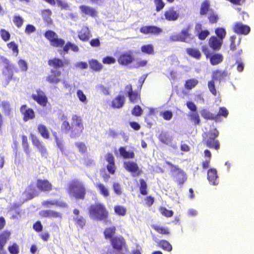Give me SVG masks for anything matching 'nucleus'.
<instances>
[{
	"label": "nucleus",
	"instance_id": "nucleus-1",
	"mask_svg": "<svg viewBox=\"0 0 254 254\" xmlns=\"http://www.w3.org/2000/svg\"><path fill=\"white\" fill-rule=\"evenodd\" d=\"M71 121V125L67 121H64L61 125V130L64 133H68L71 138L78 137L84 130L82 119L77 115H73Z\"/></svg>",
	"mask_w": 254,
	"mask_h": 254
},
{
	"label": "nucleus",
	"instance_id": "nucleus-2",
	"mask_svg": "<svg viewBox=\"0 0 254 254\" xmlns=\"http://www.w3.org/2000/svg\"><path fill=\"white\" fill-rule=\"evenodd\" d=\"M89 217L97 221H105L109 218V211L105 205L100 202L91 205L88 208Z\"/></svg>",
	"mask_w": 254,
	"mask_h": 254
},
{
	"label": "nucleus",
	"instance_id": "nucleus-3",
	"mask_svg": "<svg viewBox=\"0 0 254 254\" xmlns=\"http://www.w3.org/2000/svg\"><path fill=\"white\" fill-rule=\"evenodd\" d=\"M69 193L76 200L85 199L86 189L84 185L77 180H72L68 186Z\"/></svg>",
	"mask_w": 254,
	"mask_h": 254
},
{
	"label": "nucleus",
	"instance_id": "nucleus-4",
	"mask_svg": "<svg viewBox=\"0 0 254 254\" xmlns=\"http://www.w3.org/2000/svg\"><path fill=\"white\" fill-rule=\"evenodd\" d=\"M228 75L227 70H221L217 69L212 71V79L208 81V87L209 91L213 95L215 96L217 95V90L215 88L214 81L220 82L221 80L225 79Z\"/></svg>",
	"mask_w": 254,
	"mask_h": 254
},
{
	"label": "nucleus",
	"instance_id": "nucleus-5",
	"mask_svg": "<svg viewBox=\"0 0 254 254\" xmlns=\"http://www.w3.org/2000/svg\"><path fill=\"white\" fill-rule=\"evenodd\" d=\"M110 242L113 249L116 251V254H126L124 251L126 252H128V247L123 237H114Z\"/></svg>",
	"mask_w": 254,
	"mask_h": 254
},
{
	"label": "nucleus",
	"instance_id": "nucleus-6",
	"mask_svg": "<svg viewBox=\"0 0 254 254\" xmlns=\"http://www.w3.org/2000/svg\"><path fill=\"white\" fill-rule=\"evenodd\" d=\"M44 36L49 41L50 45L53 47H64L65 41L62 38H59L58 35L54 31L49 30L45 32Z\"/></svg>",
	"mask_w": 254,
	"mask_h": 254
},
{
	"label": "nucleus",
	"instance_id": "nucleus-7",
	"mask_svg": "<svg viewBox=\"0 0 254 254\" xmlns=\"http://www.w3.org/2000/svg\"><path fill=\"white\" fill-rule=\"evenodd\" d=\"M205 135L206 136L204 137L203 141L207 147L215 150L220 149V142L216 139L218 135L217 131L216 132H207Z\"/></svg>",
	"mask_w": 254,
	"mask_h": 254
},
{
	"label": "nucleus",
	"instance_id": "nucleus-8",
	"mask_svg": "<svg viewBox=\"0 0 254 254\" xmlns=\"http://www.w3.org/2000/svg\"><path fill=\"white\" fill-rule=\"evenodd\" d=\"M142 83H141L140 85V88L139 90H135L133 91L132 89V86L131 84H129L127 85L125 87V92L126 94L128 97L129 101L130 102L132 103H136L138 102L141 100V95H140V89L142 87Z\"/></svg>",
	"mask_w": 254,
	"mask_h": 254
},
{
	"label": "nucleus",
	"instance_id": "nucleus-9",
	"mask_svg": "<svg viewBox=\"0 0 254 254\" xmlns=\"http://www.w3.org/2000/svg\"><path fill=\"white\" fill-rule=\"evenodd\" d=\"M30 137L33 145L35 146L40 153L41 156L45 158H47L48 156V151L44 142L38 137L32 133L30 134Z\"/></svg>",
	"mask_w": 254,
	"mask_h": 254
},
{
	"label": "nucleus",
	"instance_id": "nucleus-10",
	"mask_svg": "<svg viewBox=\"0 0 254 254\" xmlns=\"http://www.w3.org/2000/svg\"><path fill=\"white\" fill-rule=\"evenodd\" d=\"M124 168L128 172L132 174L133 177H138L142 173L137 164L132 161L124 162L123 163Z\"/></svg>",
	"mask_w": 254,
	"mask_h": 254
},
{
	"label": "nucleus",
	"instance_id": "nucleus-11",
	"mask_svg": "<svg viewBox=\"0 0 254 254\" xmlns=\"http://www.w3.org/2000/svg\"><path fill=\"white\" fill-rule=\"evenodd\" d=\"M134 60V58L131 51L122 53L117 59L119 64L123 66H127L131 64Z\"/></svg>",
	"mask_w": 254,
	"mask_h": 254
},
{
	"label": "nucleus",
	"instance_id": "nucleus-12",
	"mask_svg": "<svg viewBox=\"0 0 254 254\" xmlns=\"http://www.w3.org/2000/svg\"><path fill=\"white\" fill-rule=\"evenodd\" d=\"M139 31L144 35L158 36L162 33L163 30L157 26L146 25L141 27Z\"/></svg>",
	"mask_w": 254,
	"mask_h": 254
},
{
	"label": "nucleus",
	"instance_id": "nucleus-13",
	"mask_svg": "<svg viewBox=\"0 0 254 254\" xmlns=\"http://www.w3.org/2000/svg\"><path fill=\"white\" fill-rule=\"evenodd\" d=\"M61 71L52 69L46 77V80L50 84H57L61 81Z\"/></svg>",
	"mask_w": 254,
	"mask_h": 254
},
{
	"label": "nucleus",
	"instance_id": "nucleus-14",
	"mask_svg": "<svg viewBox=\"0 0 254 254\" xmlns=\"http://www.w3.org/2000/svg\"><path fill=\"white\" fill-rule=\"evenodd\" d=\"M20 112L23 116V120L24 122L34 119L35 117L34 110L28 108L26 105H23L20 107Z\"/></svg>",
	"mask_w": 254,
	"mask_h": 254
},
{
	"label": "nucleus",
	"instance_id": "nucleus-15",
	"mask_svg": "<svg viewBox=\"0 0 254 254\" xmlns=\"http://www.w3.org/2000/svg\"><path fill=\"white\" fill-rule=\"evenodd\" d=\"M36 186L38 190L42 192H49L53 189L52 184L47 179H38Z\"/></svg>",
	"mask_w": 254,
	"mask_h": 254
},
{
	"label": "nucleus",
	"instance_id": "nucleus-16",
	"mask_svg": "<svg viewBox=\"0 0 254 254\" xmlns=\"http://www.w3.org/2000/svg\"><path fill=\"white\" fill-rule=\"evenodd\" d=\"M37 94H33L32 98L41 106H46L48 103V98L45 94L41 90H38Z\"/></svg>",
	"mask_w": 254,
	"mask_h": 254
},
{
	"label": "nucleus",
	"instance_id": "nucleus-17",
	"mask_svg": "<svg viewBox=\"0 0 254 254\" xmlns=\"http://www.w3.org/2000/svg\"><path fill=\"white\" fill-rule=\"evenodd\" d=\"M48 65L54 68L55 70L64 67L65 65H67L69 64L68 60H65L63 61L62 60L55 58L48 60Z\"/></svg>",
	"mask_w": 254,
	"mask_h": 254
},
{
	"label": "nucleus",
	"instance_id": "nucleus-18",
	"mask_svg": "<svg viewBox=\"0 0 254 254\" xmlns=\"http://www.w3.org/2000/svg\"><path fill=\"white\" fill-rule=\"evenodd\" d=\"M208 46L214 51H219L223 43V41L217 38L215 36H211L208 41Z\"/></svg>",
	"mask_w": 254,
	"mask_h": 254
},
{
	"label": "nucleus",
	"instance_id": "nucleus-19",
	"mask_svg": "<svg viewBox=\"0 0 254 254\" xmlns=\"http://www.w3.org/2000/svg\"><path fill=\"white\" fill-rule=\"evenodd\" d=\"M202 25L200 23L195 24L194 31L196 36L199 40L203 41L210 35V32L207 29L202 30Z\"/></svg>",
	"mask_w": 254,
	"mask_h": 254
},
{
	"label": "nucleus",
	"instance_id": "nucleus-20",
	"mask_svg": "<svg viewBox=\"0 0 254 254\" xmlns=\"http://www.w3.org/2000/svg\"><path fill=\"white\" fill-rule=\"evenodd\" d=\"M40 215L43 217L50 219H61L62 218V214L61 212L52 209L42 210L40 212Z\"/></svg>",
	"mask_w": 254,
	"mask_h": 254
},
{
	"label": "nucleus",
	"instance_id": "nucleus-21",
	"mask_svg": "<svg viewBox=\"0 0 254 254\" xmlns=\"http://www.w3.org/2000/svg\"><path fill=\"white\" fill-rule=\"evenodd\" d=\"M250 27L246 25L243 24L241 22L236 23L233 27V31L238 34L247 35L250 32Z\"/></svg>",
	"mask_w": 254,
	"mask_h": 254
},
{
	"label": "nucleus",
	"instance_id": "nucleus-22",
	"mask_svg": "<svg viewBox=\"0 0 254 254\" xmlns=\"http://www.w3.org/2000/svg\"><path fill=\"white\" fill-rule=\"evenodd\" d=\"M164 15L165 19L169 21H176L179 17V14L175 10L174 7H171L166 10Z\"/></svg>",
	"mask_w": 254,
	"mask_h": 254
},
{
	"label": "nucleus",
	"instance_id": "nucleus-23",
	"mask_svg": "<svg viewBox=\"0 0 254 254\" xmlns=\"http://www.w3.org/2000/svg\"><path fill=\"white\" fill-rule=\"evenodd\" d=\"M106 160L109 163L107 165V169L109 173L113 175L115 173L116 166L115 163V159L111 153H108L106 156Z\"/></svg>",
	"mask_w": 254,
	"mask_h": 254
},
{
	"label": "nucleus",
	"instance_id": "nucleus-24",
	"mask_svg": "<svg viewBox=\"0 0 254 254\" xmlns=\"http://www.w3.org/2000/svg\"><path fill=\"white\" fill-rule=\"evenodd\" d=\"M207 179L212 185H217L219 183L217 171L215 169L211 168L207 171Z\"/></svg>",
	"mask_w": 254,
	"mask_h": 254
},
{
	"label": "nucleus",
	"instance_id": "nucleus-25",
	"mask_svg": "<svg viewBox=\"0 0 254 254\" xmlns=\"http://www.w3.org/2000/svg\"><path fill=\"white\" fill-rule=\"evenodd\" d=\"M81 12L86 15L92 17H95L97 16L98 12L95 8L88 5H81L79 6Z\"/></svg>",
	"mask_w": 254,
	"mask_h": 254
},
{
	"label": "nucleus",
	"instance_id": "nucleus-26",
	"mask_svg": "<svg viewBox=\"0 0 254 254\" xmlns=\"http://www.w3.org/2000/svg\"><path fill=\"white\" fill-rule=\"evenodd\" d=\"M24 193L30 199L38 196V192L35 187V184L31 183L25 190Z\"/></svg>",
	"mask_w": 254,
	"mask_h": 254
},
{
	"label": "nucleus",
	"instance_id": "nucleus-27",
	"mask_svg": "<svg viewBox=\"0 0 254 254\" xmlns=\"http://www.w3.org/2000/svg\"><path fill=\"white\" fill-rule=\"evenodd\" d=\"M126 102L125 97L123 95H118L112 101V107L114 109L122 108Z\"/></svg>",
	"mask_w": 254,
	"mask_h": 254
},
{
	"label": "nucleus",
	"instance_id": "nucleus-28",
	"mask_svg": "<svg viewBox=\"0 0 254 254\" xmlns=\"http://www.w3.org/2000/svg\"><path fill=\"white\" fill-rule=\"evenodd\" d=\"M11 232L7 230L0 233V248H4L8 241L11 239Z\"/></svg>",
	"mask_w": 254,
	"mask_h": 254
},
{
	"label": "nucleus",
	"instance_id": "nucleus-29",
	"mask_svg": "<svg viewBox=\"0 0 254 254\" xmlns=\"http://www.w3.org/2000/svg\"><path fill=\"white\" fill-rule=\"evenodd\" d=\"M158 138L161 143L166 145L171 144L173 140V137L165 131H162L159 134Z\"/></svg>",
	"mask_w": 254,
	"mask_h": 254
},
{
	"label": "nucleus",
	"instance_id": "nucleus-30",
	"mask_svg": "<svg viewBox=\"0 0 254 254\" xmlns=\"http://www.w3.org/2000/svg\"><path fill=\"white\" fill-rule=\"evenodd\" d=\"M208 59L211 65H216L222 62L223 56L220 53H213Z\"/></svg>",
	"mask_w": 254,
	"mask_h": 254
},
{
	"label": "nucleus",
	"instance_id": "nucleus-31",
	"mask_svg": "<svg viewBox=\"0 0 254 254\" xmlns=\"http://www.w3.org/2000/svg\"><path fill=\"white\" fill-rule=\"evenodd\" d=\"M120 155L126 159H133L135 157V154L133 151H127L126 147L122 146L119 149Z\"/></svg>",
	"mask_w": 254,
	"mask_h": 254
},
{
	"label": "nucleus",
	"instance_id": "nucleus-32",
	"mask_svg": "<svg viewBox=\"0 0 254 254\" xmlns=\"http://www.w3.org/2000/svg\"><path fill=\"white\" fill-rule=\"evenodd\" d=\"M90 37V32L87 27L82 28L78 33V38L82 42L88 41Z\"/></svg>",
	"mask_w": 254,
	"mask_h": 254
},
{
	"label": "nucleus",
	"instance_id": "nucleus-33",
	"mask_svg": "<svg viewBox=\"0 0 254 254\" xmlns=\"http://www.w3.org/2000/svg\"><path fill=\"white\" fill-rule=\"evenodd\" d=\"M186 51L190 57L196 60H200L201 57V53L197 48H188Z\"/></svg>",
	"mask_w": 254,
	"mask_h": 254
},
{
	"label": "nucleus",
	"instance_id": "nucleus-34",
	"mask_svg": "<svg viewBox=\"0 0 254 254\" xmlns=\"http://www.w3.org/2000/svg\"><path fill=\"white\" fill-rule=\"evenodd\" d=\"M52 13L51 10L49 9H44L41 11V16L42 18L44 21L48 25L53 24V20L51 18Z\"/></svg>",
	"mask_w": 254,
	"mask_h": 254
},
{
	"label": "nucleus",
	"instance_id": "nucleus-35",
	"mask_svg": "<svg viewBox=\"0 0 254 254\" xmlns=\"http://www.w3.org/2000/svg\"><path fill=\"white\" fill-rule=\"evenodd\" d=\"M37 130L40 135L45 139H48L50 137V132L46 126L43 124H39L37 126Z\"/></svg>",
	"mask_w": 254,
	"mask_h": 254
},
{
	"label": "nucleus",
	"instance_id": "nucleus-36",
	"mask_svg": "<svg viewBox=\"0 0 254 254\" xmlns=\"http://www.w3.org/2000/svg\"><path fill=\"white\" fill-rule=\"evenodd\" d=\"M88 64L90 68L95 71H99L103 68L102 64L95 59L89 60Z\"/></svg>",
	"mask_w": 254,
	"mask_h": 254
},
{
	"label": "nucleus",
	"instance_id": "nucleus-37",
	"mask_svg": "<svg viewBox=\"0 0 254 254\" xmlns=\"http://www.w3.org/2000/svg\"><path fill=\"white\" fill-rule=\"evenodd\" d=\"M42 205L45 207H50L51 206H57L61 207H65L66 206V204L65 203H60L57 200H45L42 202Z\"/></svg>",
	"mask_w": 254,
	"mask_h": 254
},
{
	"label": "nucleus",
	"instance_id": "nucleus-38",
	"mask_svg": "<svg viewBox=\"0 0 254 254\" xmlns=\"http://www.w3.org/2000/svg\"><path fill=\"white\" fill-rule=\"evenodd\" d=\"M210 9V4L208 0H204L201 4L199 13L200 15H206Z\"/></svg>",
	"mask_w": 254,
	"mask_h": 254
},
{
	"label": "nucleus",
	"instance_id": "nucleus-39",
	"mask_svg": "<svg viewBox=\"0 0 254 254\" xmlns=\"http://www.w3.org/2000/svg\"><path fill=\"white\" fill-rule=\"evenodd\" d=\"M158 246L164 251L170 252L172 250V246L167 240H161L158 242Z\"/></svg>",
	"mask_w": 254,
	"mask_h": 254
},
{
	"label": "nucleus",
	"instance_id": "nucleus-40",
	"mask_svg": "<svg viewBox=\"0 0 254 254\" xmlns=\"http://www.w3.org/2000/svg\"><path fill=\"white\" fill-rule=\"evenodd\" d=\"M151 227L159 234L166 235H168L170 234V229L168 227H164L155 224L152 225Z\"/></svg>",
	"mask_w": 254,
	"mask_h": 254
},
{
	"label": "nucleus",
	"instance_id": "nucleus-41",
	"mask_svg": "<svg viewBox=\"0 0 254 254\" xmlns=\"http://www.w3.org/2000/svg\"><path fill=\"white\" fill-rule=\"evenodd\" d=\"M116 231V228L115 226L106 228L104 232V237L106 239H110V240L114 237Z\"/></svg>",
	"mask_w": 254,
	"mask_h": 254
},
{
	"label": "nucleus",
	"instance_id": "nucleus-42",
	"mask_svg": "<svg viewBox=\"0 0 254 254\" xmlns=\"http://www.w3.org/2000/svg\"><path fill=\"white\" fill-rule=\"evenodd\" d=\"M69 49H71L74 52H77L79 51V48L77 45L68 41L66 43L63 47V51L64 53L67 54Z\"/></svg>",
	"mask_w": 254,
	"mask_h": 254
},
{
	"label": "nucleus",
	"instance_id": "nucleus-43",
	"mask_svg": "<svg viewBox=\"0 0 254 254\" xmlns=\"http://www.w3.org/2000/svg\"><path fill=\"white\" fill-rule=\"evenodd\" d=\"M198 83V81L195 78H191L186 80L184 86L187 90H191L194 88Z\"/></svg>",
	"mask_w": 254,
	"mask_h": 254
},
{
	"label": "nucleus",
	"instance_id": "nucleus-44",
	"mask_svg": "<svg viewBox=\"0 0 254 254\" xmlns=\"http://www.w3.org/2000/svg\"><path fill=\"white\" fill-rule=\"evenodd\" d=\"M95 187L99 190V193L104 197H107L109 195V190L103 184H97L95 185Z\"/></svg>",
	"mask_w": 254,
	"mask_h": 254
},
{
	"label": "nucleus",
	"instance_id": "nucleus-45",
	"mask_svg": "<svg viewBox=\"0 0 254 254\" xmlns=\"http://www.w3.org/2000/svg\"><path fill=\"white\" fill-rule=\"evenodd\" d=\"M176 182L180 186L183 185L187 179L186 174L184 171L178 173L176 174Z\"/></svg>",
	"mask_w": 254,
	"mask_h": 254
},
{
	"label": "nucleus",
	"instance_id": "nucleus-46",
	"mask_svg": "<svg viewBox=\"0 0 254 254\" xmlns=\"http://www.w3.org/2000/svg\"><path fill=\"white\" fill-rule=\"evenodd\" d=\"M0 107H1L5 115L9 116L10 115L11 109L9 102L4 101L0 102Z\"/></svg>",
	"mask_w": 254,
	"mask_h": 254
},
{
	"label": "nucleus",
	"instance_id": "nucleus-47",
	"mask_svg": "<svg viewBox=\"0 0 254 254\" xmlns=\"http://www.w3.org/2000/svg\"><path fill=\"white\" fill-rule=\"evenodd\" d=\"M200 114L201 116L207 120H215L217 119V116H215L206 109H202L200 111Z\"/></svg>",
	"mask_w": 254,
	"mask_h": 254
},
{
	"label": "nucleus",
	"instance_id": "nucleus-48",
	"mask_svg": "<svg viewBox=\"0 0 254 254\" xmlns=\"http://www.w3.org/2000/svg\"><path fill=\"white\" fill-rule=\"evenodd\" d=\"M114 211L117 215L124 216L126 215L127 210L125 206L121 205H116L114 206Z\"/></svg>",
	"mask_w": 254,
	"mask_h": 254
},
{
	"label": "nucleus",
	"instance_id": "nucleus-49",
	"mask_svg": "<svg viewBox=\"0 0 254 254\" xmlns=\"http://www.w3.org/2000/svg\"><path fill=\"white\" fill-rule=\"evenodd\" d=\"M191 28V25L189 24L186 28L181 30L180 34L182 38L184 39V42H186L187 39L190 36L191 34L190 33V31Z\"/></svg>",
	"mask_w": 254,
	"mask_h": 254
},
{
	"label": "nucleus",
	"instance_id": "nucleus-50",
	"mask_svg": "<svg viewBox=\"0 0 254 254\" xmlns=\"http://www.w3.org/2000/svg\"><path fill=\"white\" fill-rule=\"evenodd\" d=\"M215 33L216 35L217 38H219L222 41L225 38L226 36V32L225 29L222 27H218L215 29Z\"/></svg>",
	"mask_w": 254,
	"mask_h": 254
},
{
	"label": "nucleus",
	"instance_id": "nucleus-51",
	"mask_svg": "<svg viewBox=\"0 0 254 254\" xmlns=\"http://www.w3.org/2000/svg\"><path fill=\"white\" fill-rule=\"evenodd\" d=\"M141 51L142 53L152 55L154 53V47L152 44L144 45L141 46Z\"/></svg>",
	"mask_w": 254,
	"mask_h": 254
},
{
	"label": "nucleus",
	"instance_id": "nucleus-52",
	"mask_svg": "<svg viewBox=\"0 0 254 254\" xmlns=\"http://www.w3.org/2000/svg\"><path fill=\"white\" fill-rule=\"evenodd\" d=\"M75 224L77 227L83 229L85 226L86 220L82 216H77L73 219Z\"/></svg>",
	"mask_w": 254,
	"mask_h": 254
},
{
	"label": "nucleus",
	"instance_id": "nucleus-53",
	"mask_svg": "<svg viewBox=\"0 0 254 254\" xmlns=\"http://www.w3.org/2000/svg\"><path fill=\"white\" fill-rule=\"evenodd\" d=\"M139 190L141 194L145 195L147 194V185L146 182L143 179L139 180Z\"/></svg>",
	"mask_w": 254,
	"mask_h": 254
},
{
	"label": "nucleus",
	"instance_id": "nucleus-54",
	"mask_svg": "<svg viewBox=\"0 0 254 254\" xmlns=\"http://www.w3.org/2000/svg\"><path fill=\"white\" fill-rule=\"evenodd\" d=\"M189 117L190 121L193 123L194 125L196 126L200 124V119L199 114L197 112L190 114Z\"/></svg>",
	"mask_w": 254,
	"mask_h": 254
},
{
	"label": "nucleus",
	"instance_id": "nucleus-55",
	"mask_svg": "<svg viewBox=\"0 0 254 254\" xmlns=\"http://www.w3.org/2000/svg\"><path fill=\"white\" fill-rule=\"evenodd\" d=\"M22 145L25 153L26 154L29 155L30 153L29 143L27 137L25 135H22Z\"/></svg>",
	"mask_w": 254,
	"mask_h": 254
},
{
	"label": "nucleus",
	"instance_id": "nucleus-56",
	"mask_svg": "<svg viewBox=\"0 0 254 254\" xmlns=\"http://www.w3.org/2000/svg\"><path fill=\"white\" fill-rule=\"evenodd\" d=\"M7 250L10 254H18L19 253V247L16 243L9 245Z\"/></svg>",
	"mask_w": 254,
	"mask_h": 254
},
{
	"label": "nucleus",
	"instance_id": "nucleus-57",
	"mask_svg": "<svg viewBox=\"0 0 254 254\" xmlns=\"http://www.w3.org/2000/svg\"><path fill=\"white\" fill-rule=\"evenodd\" d=\"M207 18L210 23L211 24L216 23L219 20V16L218 14L212 11L208 15Z\"/></svg>",
	"mask_w": 254,
	"mask_h": 254
},
{
	"label": "nucleus",
	"instance_id": "nucleus-58",
	"mask_svg": "<svg viewBox=\"0 0 254 254\" xmlns=\"http://www.w3.org/2000/svg\"><path fill=\"white\" fill-rule=\"evenodd\" d=\"M153 2L156 12H159L162 10L164 8L166 4L163 0H153Z\"/></svg>",
	"mask_w": 254,
	"mask_h": 254
},
{
	"label": "nucleus",
	"instance_id": "nucleus-59",
	"mask_svg": "<svg viewBox=\"0 0 254 254\" xmlns=\"http://www.w3.org/2000/svg\"><path fill=\"white\" fill-rule=\"evenodd\" d=\"M112 188L113 191L116 194L121 195L122 194L123 189L120 183L118 182H114Z\"/></svg>",
	"mask_w": 254,
	"mask_h": 254
},
{
	"label": "nucleus",
	"instance_id": "nucleus-60",
	"mask_svg": "<svg viewBox=\"0 0 254 254\" xmlns=\"http://www.w3.org/2000/svg\"><path fill=\"white\" fill-rule=\"evenodd\" d=\"M13 21L17 28H20L23 24L24 19L20 15H14L13 17Z\"/></svg>",
	"mask_w": 254,
	"mask_h": 254
},
{
	"label": "nucleus",
	"instance_id": "nucleus-61",
	"mask_svg": "<svg viewBox=\"0 0 254 254\" xmlns=\"http://www.w3.org/2000/svg\"><path fill=\"white\" fill-rule=\"evenodd\" d=\"M159 211L162 215L166 217H171L174 214V212L172 210L167 209L164 207H161L159 209Z\"/></svg>",
	"mask_w": 254,
	"mask_h": 254
},
{
	"label": "nucleus",
	"instance_id": "nucleus-62",
	"mask_svg": "<svg viewBox=\"0 0 254 254\" xmlns=\"http://www.w3.org/2000/svg\"><path fill=\"white\" fill-rule=\"evenodd\" d=\"M0 35L1 39L5 42L8 41L10 38V34L8 31L4 29L0 30Z\"/></svg>",
	"mask_w": 254,
	"mask_h": 254
},
{
	"label": "nucleus",
	"instance_id": "nucleus-63",
	"mask_svg": "<svg viewBox=\"0 0 254 254\" xmlns=\"http://www.w3.org/2000/svg\"><path fill=\"white\" fill-rule=\"evenodd\" d=\"M161 116L166 121H170L173 117V113L170 110L162 112L160 114Z\"/></svg>",
	"mask_w": 254,
	"mask_h": 254
},
{
	"label": "nucleus",
	"instance_id": "nucleus-64",
	"mask_svg": "<svg viewBox=\"0 0 254 254\" xmlns=\"http://www.w3.org/2000/svg\"><path fill=\"white\" fill-rule=\"evenodd\" d=\"M143 110L139 105L135 106L131 111V114L136 117H138L142 114Z\"/></svg>",
	"mask_w": 254,
	"mask_h": 254
}]
</instances>
